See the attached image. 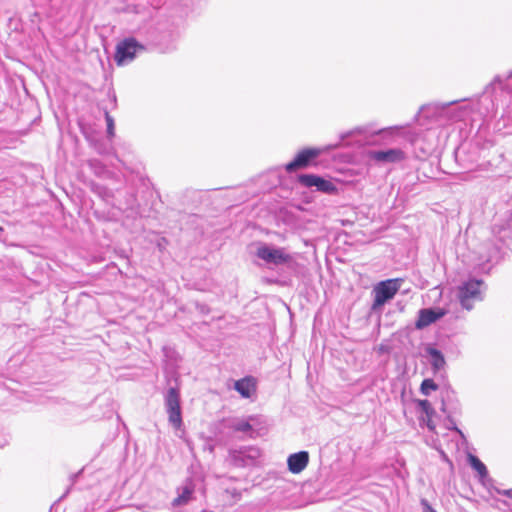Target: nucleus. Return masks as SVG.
<instances>
[{"label": "nucleus", "instance_id": "f257e3e1", "mask_svg": "<svg viewBox=\"0 0 512 512\" xmlns=\"http://www.w3.org/2000/svg\"><path fill=\"white\" fill-rule=\"evenodd\" d=\"M506 230H511L507 225V219L503 224L495 223L492 226V232L498 238V241L488 240L483 244V251L480 252L479 256V260L482 261L480 265L482 271L488 272L494 264L502 259V239L507 236Z\"/></svg>", "mask_w": 512, "mask_h": 512}, {"label": "nucleus", "instance_id": "f03ea898", "mask_svg": "<svg viewBox=\"0 0 512 512\" xmlns=\"http://www.w3.org/2000/svg\"><path fill=\"white\" fill-rule=\"evenodd\" d=\"M403 282L402 278H392L378 282L372 291L374 300L371 305V312L381 313L383 306L395 297Z\"/></svg>", "mask_w": 512, "mask_h": 512}, {"label": "nucleus", "instance_id": "7ed1b4c3", "mask_svg": "<svg viewBox=\"0 0 512 512\" xmlns=\"http://www.w3.org/2000/svg\"><path fill=\"white\" fill-rule=\"evenodd\" d=\"M483 285L484 282L482 280L470 278L458 287V298L464 309L471 310L474 301H481L483 299L481 290Z\"/></svg>", "mask_w": 512, "mask_h": 512}, {"label": "nucleus", "instance_id": "20e7f679", "mask_svg": "<svg viewBox=\"0 0 512 512\" xmlns=\"http://www.w3.org/2000/svg\"><path fill=\"white\" fill-rule=\"evenodd\" d=\"M145 50L144 45L138 42L134 37H128L116 45L114 61L118 66H124L132 62L139 52Z\"/></svg>", "mask_w": 512, "mask_h": 512}, {"label": "nucleus", "instance_id": "39448f33", "mask_svg": "<svg viewBox=\"0 0 512 512\" xmlns=\"http://www.w3.org/2000/svg\"><path fill=\"white\" fill-rule=\"evenodd\" d=\"M261 457V451L256 446H242L239 449H230L228 459L234 467L246 468L255 466Z\"/></svg>", "mask_w": 512, "mask_h": 512}, {"label": "nucleus", "instance_id": "423d86ee", "mask_svg": "<svg viewBox=\"0 0 512 512\" xmlns=\"http://www.w3.org/2000/svg\"><path fill=\"white\" fill-rule=\"evenodd\" d=\"M164 398L169 424L174 429L178 430L183 426L179 389L176 387H170Z\"/></svg>", "mask_w": 512, "mask_h": 512}, {"label": "nucleus", "instance_id": "0eeeda50", "mask_svg": "<svg viewBox=\"0 0 512 512\" xmlns=\"http://www.w3.org/2000/svg\"><path fill=\"white\" fill-rule=\"evenodd\" d=\"M297 181L303 187L315 188L316 191L328 195H336L338 193L337 186L331 180L316 174H299Z\"/></svg>", "mask_w": 512, "mask_h": 512}, {"label": "nucleus", "instance_id": "6e6552de", "mask_svg": "<svg viewBox=\"0 0 512 512\" xmlns=\"http://www.w3.org/2000/svg\"><path fill=\"white\" fill-rule=\"evenodd\" d=\"M320 154L321 149L319 148H304L296 154L292 161L285 165V170L288 173H293L299 169L307 168L312 165Z\"/></svg>", "mask_w": 512, "mask_h": 512}, {"label": "nucleus", "instance_id": "1a4fd4ad", "mask_svg": "<svg viewBox=\"0 0 512 512\" xmlns=\"http://www.w3.org/2000/svg\"><path fill=\"white\" fill-rule=\"evenodd\" d=\"M256 255L268 264L282 265L290 260V256L281 248L263 244L257 249Z\"/></svg>", "mask_w": 512, "mask_h": 512}, {"label": "nucleus", "instance_id": "9d476101", "mask_svg": "<svg viewBox=\"0 0 512 512\" xmlns=\"http://www.w3.org/2000/svg\"><path fill=\"white\" fill-rule=\"evenodd\" d=\"M233 389L244 399L254 401L257 398L258 380L252 375H247L234 381Z\"/></svg>", "mask_w": 512, "mask_h": 512}, {"label": "nucleus", "instance_id": "9b49d317", "mask_svg": "<svg viewBox=\"0 0 512 512\" xmlns=\"http://www.w3.org/2000/svg\"><path fill=\"white\" fill-rule=\"evenodd\" d=\"M367 156L370 160L378 163H398L405 159V152L400 148H389L385 150H370Z\"/></svg>", "mask_w": 512, "mask_h": 512}, {"label": "nucleus", "instance_id": "f8f14e48", "mask_svg": "<svg viewBox=\"0 0 512 512\" xmlns=\"http://www.w3.org/2000/svg\"><path fill=\"white\" fill-rule=\"evenodd\" d=\"M445 315L446 310L443 308H422L418 311L415 328L417 330H423L443 318Z\"/></svg>", "mask_w": 512, "mask_h": 512}, {"label": "nucleus", "instance_id": "ddd939ff", "mask_svg": "<svg viewBox=\"0 0 512 512\" xmlns=\"http://www.w3.org/2000/svg\"><path fill=\"white\" fill-rule=\"evenodd\" d=\"M387 132L388 131L384 128L378 129L375 127L374 124H367L364 126L356 127L355 129L342 134L340 140H341V142H344L348 137L358 134V135L364 136L365 143L372 144V143H374L373 138L375 136H379V135L385 134Z\"/></svg>", "mask_w": 512, "mask_h": 512}, {"label": "nucleus", "instance_id": "4468645a", "mask_svg": "<svg viewBox=\"0 0 512 512\" xmlns=\"http://www.w3.org/2000/svg\"><path fill=\"white\" fill-rule=\"evenodd\" d=\"M442 405L440 410L445 414H460L461 405L456 398L455 391L450 387H445L442 392Z\"/></svg>", "mask_w": 512, "mask_h": 512}, {"label": "nucleus", "instance_id": "2eb2a0df", "mask_svg": "<svg viewBox=\"0 0 512 512\" xmlns=\"http://www.w3.org/2000/svg\"><path fill=\"white\" fill-rule=\"evenodd\" d=\"M255 419L256 417L253 415L249 416L247 419L228 418L223 419L222 424L225 428L230 429L234 432H242L252 436L255 430L251 424V421H254Z\"/></svg>", "mask_w": 512, "mask_h": 512}, {"label": "nucleus", "instance_id": "dca6fc26", "mask_svg": "<svg viewBox=\"0 0 512 512\" xmlns=\"http://www.w3.org/2000/svg\"><path fill=\"white\" fill-rule=\"evenodd\" d=\"M309 463V453L307 451H299L289 455L287 465L290 472L298 474L302 472Z\"/></svg>", "mask_w": 512, "mask_h": 512}, {"label": "nucleus", "instance_id": "f3484780", "mask_svg": "<svg viewBox=\"0 0 512 512\" xmlns=\"http://www.w3.org/2000/svg\"><path fill=\"white\" fill-rule=\"evenodd\" d=\"M425 353L429 359L431 369L434 373L441 371L445 367L446 360L443 353L439 349L432 345H427L425 347Z\"/></svg>", "mask_w": 512, "mask_h": 512}, {"label": "nucleus", "instance_id": "a211bd4d", "mask_svg": "<svg viewBox=\"0 0 512 512\" xmlns=\"http://www.w3.org/2000/svg\"><path fill=\"white\" fill-rule=\"evenodd\" d=\"M195 485L192 478H187L178 496L172 501L174 507L184 506L192 499Z\"/></svg>", "mask_w": 512, "mask_h": 512}, {"label": "nucleus", "instance_id": "6ab92c4d", "mask_svg": "<svg viewBox=\"0 0 512 512\" xmlns=\"http://www.w3.org/2000/svg\"><path fill=\"white\" fill-rule=\"evenodd\" d=\"M469 465L478 473L480 481L483 485L492 482L493 480L489 477L486 465L475 455H468Z\"/></svg>", "mask_w": 512, "mask_h": 512}, {"label": "nucleus", "instance_id": "aec40b11", "mask_svg": "<svg viewBox=\"0 0 512 512\" xmlns=\"http://www.w3.org/2000/svg\"><path fill=\"white\" fill-rule=\"evenodd\" d=\"M90 189L95 195H97L106 203H110L114 198L113 191L102 184L92 182L90 185Z\"/></svg>", "mask_w": 512, "mask_h": 512}, {"label": "nucleus", "instance_id": "412c9836", "mask_svg": "<svg viewBox=\"0 0 512 512\" xmlns=\"http://www.w3.org/2000/svg\"><path fill=\"white\" fill-rule=\"evenodd\" d=\"M172 41V34L170 32L164 33L161 39L159 40H152V44L156 47H159V49L162 52L167 51L168 47H170Z\"/></svg>", "mask_w": 512, "mask_h": 512}, {"label": "nucleus", "instance_id": "4be33fe9", "mask_svg": "<svg viewBox=\"0 0 512 512\" xmlns=\"http://www.w3.org/2000/svg\"><path fill=\"white\" fill-rule=\"evenodd\" d=\"M455 414H446V428L450 431L456 432L461 439L466 440L465 434L457 427L456 421L454 419Z\"/></svg>", "mask_w": 512, "mask_h": 512}, {"label": "nucleus", "instance_id": "5701e85b", "mask_svg": "<svg viewBox=\"0 0 512 512\" xmlns=\"http://www.w3.org/2000/svg\"><path fill=\"white\" fill-rule=\"evenodd\" d=\"M437 389L438 385L431 378L424 379L420 385V392L426 396H428L431 391H436Z\"/></svg>", "mask_w": 512, "mask_h": 512}, {"label": "nucleus", "instance_id": "b1692460", "mask_svg": "<svg viewBox=\"0 0 512 512\" xmlns=\"http://www.w3.org/2000/svg\"><path fill=\"white\" fill-rule=\"evenodd\" d=\"M124 209L125 210H130L133 213H137L138 212L137 211L138 204H137V198H136V194L135 193H133V192L126 193Z\"/></svg>", "mask_w": 512, "mask_h": 512}, {"label": "nucleus", "instance_id": "393cba45", "mask_svg": "<svg viewBox=\"0 0 512 512\" xmlns=\"http://www.w3.org/2000/svg\"><path fill=\"white\" fill-rule=\"evenodd\" d=\"M510 79H512V71L505 79H503L500 75H496L493 81L487 86V89L493 87L495 84H498L502 87V89L512 91V86H510L509 83H505V81H508Z\"/></svg>", "mask_w": 512, "mask_h": 512}, {"label": "nucleus", "instance_id": "a878e982", "mask_svg": "<svg viewBox=\"0 0 512 512\" xmlns=\"http://www.w3.org/2000/svg\"><path fill=\"white\" fill-rule=\"evenodd\" d=\"M417 407L421 410L422 413H424L426 416H434L435 410L432 407L431 403L426 399H419L416 400Z\"/></svg>", "mask_w": 512, "mask_h": 512}, {"label": "nucleus", "instance_id": "bb28decb", "mask_svg": "<svg viewBox=\"0 0 512 512\" xmlns=\"http://www.w3.org/2000/svg\"><path fill=\"white\" fill-rule=\"evenodd\" d=\"M105 120L107 124V137L112 139L115 135V123L113 117L105 111Z\"/></svg>", "mask_w": 512, "mask_h": 512}, {"label": "nucleus", "instance_id": "cd10ccee", "mask_svg": "<svg viewBox=\"0 0 512 512\" xmlns=\"http://www.w3.org/2000/svg\"><path fill=\"white\" fill-rule=\"evenodd\" d=\"M80 130L82 134L84 135L85 139L90 143L94 141L96 136L94 135V132L90 129V127H87L85 124L80 123Z\"/></svg>", "mask_w": 512, "mask_h": 512}, {"label": "nucleus", "instance_id": "c85d7f7f", "mask_svg": "<svg viewBox=\"0 0 512 512\" xmlns=\"http://www.w3.org/2000/svg\"><path fill=\"white\" fill-rule=\"evenodd\" d=\"M90 145L93 146L94 149L100 154H104L106 152L104 142L97 137L94 139V141L90 142Z\"/></svg>", "mask_w": 512, "mask_h": 512}, {"label": "nucleus", "instance_id": "c756f323", "mask_svg": "<svg viewBox=\"0 0 512 512\" xmlns=\"http://www.w3.org/2000/svg\"><path fill=\"white\" fill-rule=\"evenodd\" d=\"M432 418H433V416H426L425 415L424 417H421L419 420H420L421 424H424V425L427 426L429 431L434 432L436 427H435V424L432 421Z\"/></svg>", "mask_w": 512, "mask_h": 512}, {"label": "nucleus", "instance_id": "7c9ffc66", "mask_svg": "<svg viewBox=\"0 0 512 512\" xmlns=\"http://www.w3.org/2000/svg\"><path fill=\"white\" fill-rule=\"evenodd\" d=\"M195 308L202 315L210 313V307L205 303L195 302Z\"/></svg>", "mask_w": 512, "mask_h": 512}, {"label": "nucleus", "instance_id": "2f4dec72", "mask_svg": "<svg viewBox=\"0 0 512 512\" xmlns=\"http://www.w3.org/2000/svg\"><path fill=\"white\" fill-rule=\"evenodd\" d=\"M421 505L423 508V512H437L434 508H432V506L426 499H421Z\"/></svg>", "mask_w": 512, "mask_h": 512}, {"label": "nucleus", "instance_id": "473e14b6", "mask_svg": "<svg viewBox=\"0 0 512 512\" xmlns=\"http://www.w3.org/2000/svg\"><path fill=\"white\" fill-rule=\"evenodd\" d=\"M496 492H497L498 494L505 495V496H508V497H511V498H512V490H511V489H508V490H500V489H496Z\"/></svg>", "mask_w": 512, "mask_h": 512}, {"label": "nucleus", "instance_id": "72a5a7b5", "mask_svg": "<svg viewBox=\"0 0 512 512\" xmlns=\"http://www.w3.org/2000/svg\"><path fill=\"white\" fill-rule=\"evenodd\" d=\"M6 238H7V235L5 233V229L0 226V242H5L6 241Z\"/></svg>", "mask_w": 512, "mask_h": 512}, {"label": "nucleus", "instance_id": "f704fd0d", "mask_svg": "<svg viewBox=\"0 0 512 512\" xmlns=\"http://www.w3.org/2000/svg\"><path fill=\"white\" fill-rule=\"evenodd\" d=\"M507 225L510 229H512V213L510 214V216L507 218Z\"/></svg>", "mask_w": 512, "mask_h": 512}, {"label": "nucleus", "instance_id": "c9c22d12", "mask_svg": "<svg viewBox=\"0 0 512 512\" xmlns=\"http://www.w3.org/2000/svg\"><path fill=\"white\" fill-rule=\"evenodd\" d=\"M207 449H208L210 452H213V451H214V446H213V445H211V444H209V445L207 446Z\"/></svg>", "mask_w": 512, "mask_h": 512}, {"label": "nucleus", "instance_id": "e433bc0d", "mask_svg": "<svg viewBox=\"0 0 512 512\" xmlns=\"http://www.w3.org/2000/svg\"><path fill=\"white\" fill-rule=\"evenodd\" d=\"M69 491H70V488H68L67 491L62 495L61 499L66 497V495L69 493Z\"/></svg>", "mask_w": 512, "mask_h": 512}, {"label": "nucleus", "instance_id": "4c0bfd02", "mask_svg": "<svg viewBox=\"0 0 512 512\" xmlns=\"http://www.w3.org/2000/svg\"><path fill=\"white\" fill-rule=\"evenodd\" d=\"M76 477H77L76 475L71 476L72 483L75 481Z\"/></svg>", "mask_w": 512, "mask_h": 512}]
</instances>
